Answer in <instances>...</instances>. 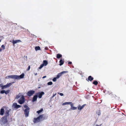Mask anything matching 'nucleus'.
I'll use <instances>...</instances> for the list:
<instances>
[{
	"mask_svg": "<svg viewBox=\"0 0 126 126\" xmlns=\"http://www.w3.org/2000/svg\"><path fill=\"white\" fill-rule=\"evenodd\" d=\"M40 88V87H39L38 88Z\"/></svg>",
	"mask_w": 126,
	"mask_h": 126,
	"instance_id": "a19ab883",
	"label": "nucleus"
},
{
	"mask_svg": "<svg viewBox=\"0 0 126 126\" xmlns=\"http://www.w3.org/2000/svg\"><path fill=\"white\" fill-rule=\"evenodd\" d=\"M44 66L42 64H41L40 67H39V69H41Z\"/></svg>",
	"mask_w": 126,
	"mask_h": 126,
	"instance_id": "7c9ffc66",
	"label": "nucleus"
},
{
	"mask_svg": "<svg viewBox=\"0 0 126 126\" xmlns=\"http://www.w3.org/2000/svg\"><path fill=\"white\" fill-rule=\"evenodd\" d=\"M40 49V47H35V49L37 51L38 50H39Z\"/></svg>",
	"mask_w": 126,
	"mask_h": 126,
	"instance_id": "4be33fe9",
	"label": "nucleus"
},
{
	"mask_svg": "<svg viewBox=\"0 0 126 126\" xmlns=\"http://www.w3.org/2000/svg\"><path fill=\"white\" fill-rule=\"evenodd\" d=\"M24 76V75L23 73L20 76L16 75H10L6 77V79H9V78H11L13 79H19L23 78Z\"/></svg>",
	"mask_w": 126,
	"mask_h": 126,
	"instance_id": "f257e3e1",
	"label": "nucleus"
},
{
	"mask_svg": "<svg viewBox=\"0 0 126 126\" xmlns=\"http://www.w3.org/2000/svg\"><path fill=\"white\" fill-rule=\"evenodd\" d=\"M46 76H44L43 77H42V78L43 79H44V78H46Z\"/></svg>",
	"mask_w": 126,
	"mask_h": 126,
	"instance_id": "c9c22d12",
	"label": "nucleus"
},
{
	"mask_svg": "<svg viewBox=\"0 0 126 126\" xmlns=\"http://www.w3.org/2000/svg\"><path fill=\"white\" fill-rule=\"evenodd\" d=\"M43 109H41L40 110H39L37 111V113H38V114H39L40 112H42L43 111Z\"/></svg>",
	"mask_w": 126,
	"mask_h": 126,
	"instance_id": "5701e85b",
	"label": "nucleus"
},
{
	"mask_svg": "<svg viewBox=\"0 0 126 126\" xmlns=\"http://www.w3.org/2000/svg\"><path fill=\"white\" fill-rule=\"evenodd\" d=\"M21 42V41L20 40H13L12 43L13 44H14L18 43Z\"/></svg>",
	"mask_w": 126,
	"mask_h": 126,
	"instance_id": "9d476101",
	"label": "nucleus"
},
{
	"mask_svg": "<svg viewBox=\"0 0 126 126\" xmlns=\"http://www.w3.org/2000/svg\"><path fill=\"white\" fill-rule=\"evenodd\" d=\"M30 66H28V68L27 69V70L28 71L30 69Z\"/></svg>",
	"mask_w": 126,
	"mask_h": 126,
	"instance_id": "473e14b6",
	"label": "nucleus"
},
{
	"mask_svg": "<svg viewBox=\"0 0 126 126\" xmlns=\"http://www.w3.org/2000/svg\"><path fill=\"white\" fill-rule=\"evenodd\" d=\"M71 106V109L72 110H76L77 109V108L73 106V104L71 102V104H70Z\"/></svg>",
	"mask_w": 126,
	"mask_h": 126,
	"instance_id": "f8f14e48",
	"label": "nucleus"
},
{
	"mask_svg": "<svg viewBox=\"0 0 126 126\" xmlns=\"http://www.w3.org/2000/svg\"><path fill=\"white\" fill-rule=\"evenodd\" d=\"M12 83H10L8 84H7L5 85L2 86H1L2 89L3 90L7 88L8 87H9L12 85Z\"/></svg>",
	"mask_w": 126,
	"mask_h": 126,
	"instance_id": "423d86ee",
	"label": "nucleus"
},
{
	"mask_svg": "<svg viewBox=\"0 0 126 126\" xmlns=\"http://www.w3.org/2000/svg\"><path fill=\"white\" fill-rule=\"evenodd\" d=\"M1 47H2V48H3L4 49L5 48H4V45H2V46H1Z\"/></svg>",
	"mask_w": 126,
	"mask_h": 126,
	"instance_id": "72a5a7b5",
	"label": "nucleus"
},
{
	"mask_svg": "<svg viewBox=\"0 0 126 126\" xmlns=\"http://www.w3.org/2000/svg\"><path fill=\"white\" fill-rule=\"evenodd\" d=\"M62 55L61 54H58L57 55V58H60L61 56Z\"/></svg>",
	"mask_w": 126,
	"mask_h": 126,
	"instance_id": "393cba45",
	"label": "nucleus"
},
{
	"mask_svg": "<svg viewBox=\"0 0 126 126\" xmlns=\"http://www.w3.org/2000/svg\"><path fill=\"white\" fill-rule=\"evenodd\" d=\"M1 42V40H0V42Z\"/></svg>",
	"mask_w": 126,
	"mask_h": 126,
	"instance_id": "79ce46f5",
	"label": "nucleus"
},
{
	"mask_svg": "<svg viewBox=\"0 0 126 126\" xmlns=\"http://www.w3.org/2000/svg\"><path fill=\"white\" fill-rule=\"evenodd\" d=\"M93 84H94L95 85H97L98 84V82L96 81H94L93 83Z\"/></svg>",
	"mask_w": 126,
	"mask_h": 126,
	"instance_id": "a878e982",
	"label": "nucleus"
},
{
	"mask_svg": "<svg viewBox=\"0 0 126 126\" xmlns=\"http://www.w3.org/2000/svg\"><path fill=\"white\" fill-rule=\"evenodd\" d=\"M67 72V71H63V72H61L60 73H61V74L62 75L64 73H66Z\"/></svg>",
	"mask_w": 126,
	"mask_h": 126,
	"instance_id": "c756f323",
	"label": "nucleus"
},
{
	"mask_svg": "<svg viewBox=\"0 0 126 126\" xmlns=\"http://www.w3.org/2000/svg\"><path fill=\"white\" fill-rule=\"evenodd\" d=\"M71 63H72V62H68V64H71Z\"/></svg>",
	"mask_w": 126,
	"mask_h": 126,
	"instance_id": "4c0bfd02",
	"label": "nucleus"
},
{
	"mask_svg": "<svg viewBox=\"0 0 126 126\" xmlns=\"http://www.w3.org/2000/svg\"><path fill=\"white\" fill-rule=\"evenodd\" d=\"M22 96H23L21 94H19L18 95H17L16 97V99H18L20 97L22 98Z\"/></svg>",
	"mask_w": 126,
	"mask_h": 126,
	"instance_id": "2eb2a0df",
	"label": "nucleus"
},
{
	"mask_svg": "<svg viewBox=\"0 0 126 126\" xmlns=\"http://www.w3.org/2000/svg\"><path fill=\"white\" fill-rule=\"evenodd\" d=\"M6 116L2 118L0 120L1 123L2 124H5L7 122V120Z\"/></svg>",
	"mask_w": 126,
	"mask_h": 126,
	"instance_id": "20e7f679",
	"label": "nucleus"
},
{
	"mask_svg": "<svg viewBox=\"0 0 126 126\" xmlns=\"http://www.w3.org/2000/svg\"><path fill=\"white\" fill-rule=\"evenodd\" d=\"M37 97V96L36 95L34 96L33 97L32 102H34V101H36Z\"/></svg>",
	"mask_w": 126,
	"mask_h": 126,
	"instance_id": "ddd939ff",
	"label": "nucleus"
},
{
	"mask_svg": "<svg viewBox=\"0 0 126 126\" xmlns=\"http://www.w3.org/2000/svg\"><path fill=\"white\" fill-rule=\"evenodd\" d=\"M71 104V102H65L64 103H63L62 104L63 105H69Z\"/></svg>",
	"mask_w": 126,
	"mask_h": 126,
	"instance_id": "f3484780",
	"label": "nucleus"
},
{
	"mask_svg": "<svg viewBox=\"0 0 126 126\" xmlns=\"http://www.w3.org/2000/svg\"><path fill=\"white\" fill-rule=\"evenodd\" d=\"M10 92V90H7V91L5 90V94H7L9 93Z\"/></svg>",
	"mask_w": 126,
	"mask_h": 126,
	"instance_id": "b1692460",
	"label": "nucleus"
},
{
	"mask_svg": "<svg viewBox=\"0 0 126 126\" xmlns=\"http://www.w3.org/2000/svg\"><path fill=\"white\" fill-rule=\"evenodd\" d=\"M52 82L51 81L49 82L47 84L49 85H51L52 84Z\"/></svg>",
	"mask_w": 126,
	"mask_h": 126,
	"instance_id": "c85d7f7f",
	"label": "nucleus"
},
{
	"mask_svg": "<svg viewBox=\"0 0 126 126\" xmlns=\"http://www.w3.org/2000/svg\"><path fill=\"white\" fill-rule=\"evenodd\" d=\"M24 107L25 109L24 110L25 116L27 117L29 116L30 108L27 106L26 105H24Z\"/></svg>",
	"mask_w": 126,
	"mask_h": 126,
	"instance_id": "7ed1b4c3",
	"label": "nucleus"
},
{
	"mask_svg": "<svg viewBox=\"0 0 126 126\" xmlns=\"http://www.w3.org/2000/svg\"><path fill=\"white\" fill-rule=\"evenodd\" d=\"M2 49H0V52L1 51Z\"/></svg>",
	"mask_w": 126,
	"mask_h": 126,
	"instance_id": "58836bf2",
	"label": "nucleus"
},
{
	"mask_svg": "<svg viewBox=\"0 0 126 126\" xmlns=\"http://www.w3.org/2000/svg\"><path fill=\"white\" fill-rule=\"evenodd\" d=\"M56 95V94H53V96H52V97H54Z\"/></svg>",
	"mask_w": 126,
	"mask_h": 126,
	"instance_id": "f704fd0d",
	"label": "nucleus"
},
{
	"mask_svg": "<svg viewBox=\"0 0 126 126\" xmlns=\"http://www.w3.org/2000/svg\"><path fill=\"white\" fill-rule=\"evenodd\" d=\"M34 75H35L36 76V75H37V73H34Z\"/></svg>",
	"mask_w": 126,
	"mask_h": 126,
	"instance_id": "e433bc0d",
	"label": "nucleus"
},
{
	"mask_svg": "<svg viewBox=\"0 0 126 126\" xmlns=\"http://www.w3.org/2000/svg\"><path fill=\"white\" fill-rule=\"evenodd\" d=\"M48 64L47 61L46 60H44L43 61V63L42 64L44 66H46Z\"/></svg>",
	"mask_w": 126,
	"mask_h": 126,
	"instance_id": "9b49d317",
	"label": "nucleus"
},
{
	"mask_svg": "<svg viewBox=\"0 0 126 126\" xmlns=\"http://www.w3.org/2000/svg\"><path fill=\"white\" fill-rule=\"evenodd\" d=\"M59 94L61 96H63V94L62 93H59Z\"/></svg>",
	"mask_w": 126,
	"mask_h": 126,
	"instance_id": "2f4dec72",
	"label": "nucleus"
},
{
	"mask_svg": "<svg viewBox=\"0 0 126 126\" xmlns=\"http://www.w3.org/2000/svg\"><path fill=\"white\" fill-rule=\"evenodd\" d=\"M57 79V78L56 77L54 78L52 80L54 82H55L56 81Z\"/></svg>",
	"mask_w": 126,
	"mask_h": 126,
	"instance_id": "bb28decb",
	"label": "nucleus"
},
{
	"mask_svg": "<svg viewBox=\"0 0 126 126\" xmlns=\"http://www.w3.org/2000/svg\"><path fill=\"white\" fill-rule=\"evenodd\" d=\"M85 105H83L82 106H80L79 105V107H78V109L80 110H81L84 107Z\"/></svg>",
	"mask_w": 126,
	"mask_h": 126,
	"instance_id": "4468645a",
	"label": "nucleus"
},
{
	"mask_svg": "<svg viewBox=\"0 0 126 126\" xmlns=\"http://www.w3.org/2000/svg\"><path fill=\"white\" fill-rule=\"evenodd\" d=\"M95 126H99L98 125H96Z\"/></svg>",
	"mask_w": 126,
	"mask_h": 126,
	"instance_id": "ea45409f",
	"label": "nucleus"
},
{
	"mask_svg": "<svg viewBox=\"0 0 126 126\" xmlns=\"http://www.w3.org/2000/svg\"><path fill=\"white\" fill-rule=\"evenodd\" d=\"M18 102L21 104H22L24 102V96H22V98H20Z\"/></svg>",
	"mask_w": 126,
	"mask_h": 126,
	"instance_id": "0eeeda50",
	"label": "nucleus"
},
{
	"mask_svg": "<svg viewBox=\"0 0 126 126\" xmlns=\"http://www.w3.org/2000/svg\"><path fill=\"white\" fill-rule=\"evenodd\" d=\"M5 90H3L1 91H0V93L1 94H3L4 93H5Z\"/></svg>",
	"mask_w": 126,
	"mask_h": 126,
	"instance_id": "cd10ccee",
	"label": "nucleus"
},
{
	"mask_svg": "<svg viewBox=\"0 0 126 126\" xmlns=\"http://www.w3.org/2000/svg\"><path fill=\"white\" fill-rule=\"evenodd\" d=\"M21 106H20L19 105H17L16 103H14L13 105V107L16 108H18L20 107Z\"/></svg>",
	"mask_w": 126,
	"mask_h": 126,
	"instance_id": "1a4fd4ad",
	"label": "nucleus"
},
{
	"mask_svg": "<svg viewBox=\"0 0 126 126\" xmlns=\"http://www.w3.org/2000/svg\"><path fill=\"white\" fill-rule=\"evenodd\" d=\"M44 114H42L40 115L37 118H34L33 121L34 123H36L39 122L41 120H43L44 119H47V117H46V118H44L43 117L44 116Z\"/></svg>",
	"mask_w": 126,
	"mask_h": 126,
	"instance_id": "f03ea898",
	"label": "nucleus"
},
{
	"mask_svg": "<svg viewBox=\"0 0 126 126\" xmlns=\"http://www.w3.org/2000/svg\"><path fill=\"white\" fill-rule=\"evenodd\" d=\"M93 78L91 76H90L88 77V79L90 81H91L93 80Z\"/></svg>",
	"mask_w": 126,
	"mask_h": 126,
	"instance_id": "aec40b11",
	"label": "nucleus"
},
{
	"mask_svg": "<svg viewBox=\"0 0 126 126\" xmlns=\"http://www.w3.org/2000/svg\"><path fill=\"white\" fill-rule=\"evenodd\" d=\"M9 110H7L5 112L6 114V117H7L9 115Z\"/></svg>",
	"mask_w": 126,
	"mask_h": 126,
	"instance_id": "412c9836",
	"label": "nucleus"
},
{
	"mask_svg": "<svg viewBox=\"0 0 126 126\" xmlns=\"http://www.w3.org/2000/svg\"><path fill=\"white\" fill-rule=\"evenodd\" d=\"M59 62L60 63V66L63 64L64 63V61L62 60H61Z\"/></svg>",
	"mask_w": 126,
	"mask_h": 126,
	"instance_id": "6ab92c4d",
	"label": "nucleus"
},
{
	"mask_svg": "<svg viewBox=\"0 0 126 126\" xmlns=\"http://www.w3.org/2000/svg\"><path fill=\"white\" fill-rule=\"evenodd\" d=\"M4 112V110L3 109H1L0 110V114L1 115H3V114Z\"/></svg>",
	"mask_w": 126,
	"mask_h": 126,
	"instance_id": "dca6fc26",
	"label": "nucleus"
},
{
	"mask_svg": "<svg viewBox=\"0 0 126 126\" xmlns=\"http://www.w3.org/2000/svg\"><path fill=\"white\" fill-rule=\"evenodd\" d=\"M44 92H42L37 93L36 94L37 96H38L39 98H42V95H44Z\"/></svg>",
	"mask_w": 126,
	"mask_h": 126,
	"instance_id": "39448f33",
	"label": "nucleus"
},
{
	"mask_svg": "<svg viewBox=\"0 0 126 126\" xmlns=\"http://www.w3.org/2000/svg\"><path fill=\"white\" fill-rule=\"evenodd\" d=\"M35 93V91L33 90H31L28 92L27 94L28 96H31L32 95Z\"/></svg>",
	"mask_w": 126,
	"mask_h": 126,
	"instance_id": "6e6552de",
	"label": "nucleus"
},
{
	"mask_svg": "<svg viewBox=\"0 0 126 126\" xmlns=\"http://www.w3.org/2000/svg\"><path fill=\"white\" fill-rule=\"evenodd\" d=\"M62 75L60 73H59L57 76L56 78L57 79H59L60 77H61Z\"/></svg>",
	"mask_w": 126,
	"mask_h": 126,
	"instance_id": "a211bd4d",
	"label": "nucleus"
}]
</instances>
